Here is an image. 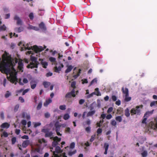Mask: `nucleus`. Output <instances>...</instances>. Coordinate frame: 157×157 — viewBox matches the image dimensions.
I'll return each mask as SVG.
<instances>
[{"instance_id":"1","label":"nucleus","mask_w":157,"mask_h":157,"mask_svg":"<svg viewBox=\"0 0 157 157\" xmlns=\"http://www.w3.org/2000/svg\"><path fill=\"white\" fill-rule=\"evenodd\" d=\"M2 60L1 62L0 58V71L2 73L8 74L11 72V69L15 71L14 68L15 63L13 61L10 56H5L4 54L2 56Z\"/></svg>"},{"instance_id":"2","label":"nucleus","mask_w":157,"mask_h":157,"mask_svg":"<svg viewBox=\"0 0 157 157\" xmlns=\"http://www.w3.org/2000/svg\"><path fill=\"white\" fill-rule=\"evenodd\" d=\"M30 60L31 62L27 66V68H31V69L37 68L39 64V63L37 60V58L31 56Z\"/></svg>"},{"instance_id":"3","label":"nucleus","mask_w":157,"mask_h":157,"mask_svg":"<svg viewBox=\"0 0 157 157\" xmlns=\"http://www.w3.org/2000/svg\"><path fill=\"white\" fill-rule=\"evenodd\" d=\"M143 105L136 106L135 108H132L130 110V113L132 116L134 115H140L141 114V110L140 109L143 108Z\"/></svg>"},{"instance_id":"4","label":"nucleus","mask_w":157,"mask_h":157,"mask_svg":"<svg viewBox=\"0 0 157 157\" xmlns=\"http://www.w3.org/2000/svg\"><path fill=\"white\" fill-rule=\"evenodd\" d=\"M53 148H50V151L53 152V155L54 156L52 157H67L65 153H63L62 155H61L60 156H59L57 154H56V153H59L61 152V148L59 146H57L56 147L55 151H52Z\"/></svg>"},{"instance_id":"5","label":"nucleus","mask_w":157,"mask_h":157,"mask_svg":"<svg viewBox=\"0 0 157 157\" xmlns=\"http://www.w3.org/2000/svg\"><path fill=\"white\" fill-rule=\"evenodd\" d=\"M41 132L45 133L44 137H49L50 139H52L53 136V133L52 131H49V130L48 128L43 129L41 130Z\"/></svg>"},{"instance_id":"6","label":"nucleus","mask_w":157,"mask_h":157,"mask_svg":"<svg viewBox=\"0 0 157 157\" xmlns=\"http://www.w3.org/2000/svg\"><path fill=\"white\" fill-rule=\"evenodd\" d=\"M75 97V90L74 89H72L70 92L67 93L65 96V98L67 99H69L71 98V97L74 98Z\"/></svg>"},{"instance_id":"7","label":"nucleus","mask_w":157,"mask_h":157,"mask_svg":"<svg viewBox=\"0 0 157 157\" xmlns=\"http://www.w3.org/2000/svg\"><path fill=\"white\" fill-rule=\"evenodd\" d=\"M10 81L12 83H14L15 85L17 84V82H18L17 77L15 75H11L10 78Z\"/></svg>"},{"instance_id":"8","label":"nucleus","mask_w":157,"mask_h":157,"mask_svg":"<svg viewBox=\"0 0 157 157\" xmlns=\"http://www.w3.org/2000/svg\"><path fill=\"white\" fill-rule=\"evenodd\" d=\"M33 50L36 53L40 52L43 50V48L41 47H38L36 45L33 46Z\"/></svg>"},{"instance_id":"9","label":"nucleus","mask_w":157,"mask_h":157,"mask_svg":"<svg viewBox=\"0 0 157 157\" xmlns=\"http://www.w3.org/2000/svg\"><path fill=\"white\" fill-rule=\"evenodd\" d=\"M14 20H16L17 21V25H22V21L21 19L20 18V17L17 15H16L14 16Z\"/></svg>"},{"instance_id":"10","label":"nucleus","mask_w":157,"mask_h":157,"mask_svg":"<svg viewBox=\"0 0 157 157\" xmlns=\"http://www.w3.org/2000/svg\"><path fill=\"white\" fill-rule=\"evenodd\" d=\"M149 125L151 127V128L153 130L157 129V123H155L154 122L151 121L150 122Z\"/></svg>"},{"instance_id":"11","label":"nucleus","mask_w":157,"mask_h":157,"mask_svg":"<svg viewBox=\"0 0 157 157\" xmlns=\"http://www.w3.org/2000/svg\"><path fill=\"white\" fill-rule=\"evenodd\" d=\"M39 60L41 61L40 64L42 65L43 67L44 68H46L48 65V63L45 61H44L42 59H39Z\"/></svg>"},{"instance_id":"12","label":"nucleus","mask_w":157,"mask_h":157,"mask_svg":"<svg viewBox=\"0 0 157 157\" xmlns=\"http://www.w3.org/2000/svg\"><path fill=\"white\" fill-rule=\"evenodd\" d=\"M39 28L42 30L45 31L46 30V28L44 23L43 22H41L39 25Z\"/></svg>"},{"instance_id":"13","label":"nucleus","mask_w":157,"mask_h":157,"mask_svg":"<svg viewBox=\"0 0 157 157\" xmlns=\"http://www.w3.org/2000/svg\"><path fill=\"white\" fill-rule=\"evenodd\" d=\"M121 90L122 93L125 95V96H129L128 90L127 88H124V87H123L122 88Z\"/></svg>"},{"instance_id":"14","label":"nucleus","mask_w":157,"mask_h":157,"mask_svg":"<svg viewBox=\"0 0 157 157\" xmlns=\"http://www.w3.org/2000/svg\"><path fill=\"white\" fill-rule=\"evenodd\" d=\"M30 144L29 140H26L24 141L22 144V146L23 148L26 147Z\"/></svg>"},{"instance_id":"15","label":"nucleus","mask_w":157,"mask_h":157,"mask_svg":"<svg viewBox=\"0 0 157 157\" xmlns=\"http://www.w3.org/2000/svg\"><path fill=\"white\" fill-rule=\"evenodd\" d=\"M31 88L33 89L35 88L36 86L37 83L35 81H32L30 82Z\"/></svg>"},{"instance_id":"16","label":"nucleus","mask_w":157,"mask_h":157,"mask_svg":"<svg viewBox=\"0 0 157 157\" xmlns=\"http://www.w3.org/2000/svg\"><path fill=\"white\" fill-rule=\"evenodd\" d=\"M10 126V124L7 122L4 123L2 124L0 127L2 128H8Z\"/></svg>"},{"instance_id":"17","label":"nucleus","mask_w":157,"mask_h":157,"mask_svg":"<svg viewBox=\"0 0 157 157\" xmlns=\"http://www.w3.org/2000/svg\"><path fill=\"white\" fill-rule=\"evenodd\" d=\"M104 147L105 149V151L104 154L105 155H106L107 153V151L109 147V144L107 143H105L104 144Z\"/></svg>"},{"instance_id":"18","label":"nucleus","mask_w":157,"mask_h":157,"mask_svg":"<svg viewBox=\"0 0 157 157\" xmlns=\"http://www.w3.org/2000/svg\"><path fill=\"white\" fill-rule=\"evenodd\" d=\"M14 30L16 32L20 33L23 30L24 28L22 27L21 26L19 28H16Z\"/></svg>"},{"instance_id":"19","label":"nucleus","mask_w":157,"mask_h":157,"mask_svg":"<svg viewBox=\"0 0 157 157\" xmlns=\"http://www.w3.org/2000/svg\"><path fill=\"white\" fill-rule=\"evenodd\" d=\"M73 67L70 65L67 66V68L65 71V73H68L70 72L73 68Z\"/></svg>"},{"instance_id":"20","label":"nucleus","mask_w":157,"mask_h":157,"mask_svg":"<svg viewBox=\"0 0 157 157\" xmlns=\"http://www.w3.org/2000/svg\"><path fill=\"white\" fill-rule=\"evenodd\" d=\"M18 68L21 70L23 68V64L22 60L19 61L18 63Z\"/></svg>"},{"instance_id":"21","label":"nucleus","mask_w":157,"mask_h":157,"mask_svg":"<svg viewBox=\"0 0 157 157\" xmlns=\"http://www.w3.org/2000/svg\"><path fill=\"white\" fill-rule=\"evenodd\" d=\"M125 115L127 117H128L130 116V111L128 108H126L125 110Z\"/></svg>"},{"instance_id":"22","label":"nucleus","mask_w":157,"mask_h":157,"mask_svg":"<svg viewBox=\"0 0 157 157\" xmlns=\"http://www.w3.org/2000/svg\"><path fill=\"white\" fill-rule=\"evenodd\" d=\"M52 100L50 99H49L46 101L44 103V106H47L49 103L52 102Z\"/></svg>"},{"instance_id":"23","label":"nucleus","mask_w":157,"mask_h":157,"mask_svg":"<svg viewBox=\"0 0 157 157\" xmlns=\"http://www.w3.org/2000/svg\"><path fill=\"white\" fill-rule=\"evenodd\" d=\"M95 110H93L91 111H89L87 113V116L89 117L92 116L95 114Z\"/></svg>"},{"instance_id":"24","label":"nucleus","mask_w":157,"mask_h":157,"mask_svg":"<svg viewBox=\"0 0 157 157\" xmlns=\"http://www.w3.org/2000/svg\"><path fill=\"white\" fill-rule=\"evenodd\" d=\"M123 112V110L122 108L119 107L118 108L117 110L116 113L117 114L121 115L122 114Z\"/></svg>"},{"instance_id":"25","label":"nucleus","mask_w":157,"mask_h":157,"mask_svg":"<svg viewBox=\"0 0 157 157\" xmlns=\"http://www.w3.org/2000/svg\"><path fill=\"white\" fill-rule=\"evenodd\" d=\"M118 116L115 117L116 121L119 122H121L122 120V116Z\"/></svg>"},{"instance_id":"26","label":"nucleus","mask_w":157,"mask_h":157,"mask_svg":"<svg viewBox=\"0 0 157 157\" xmlns=\"http://www.w3.org/2000/svg\"><path fill=\"white\" fill-rule=\"evenodd\" d=\"M95 94H96L97 96H100L101 95V94L100 92L99 89L98 88H96L95 90Z\"/></svg>"},{"instance_id":"27","label":"nucleus","mask_w":157,"mask_h":157,"mask_svg":"<svg viewBox=\"0 0 157 157\" xmlns=\"http://www.w3.org/2000/svg\"><path fill=\"white\" fill-rule=\"evenodd\" d=\"M43 84L45 88H48L50 85V83L49 82H44Z\"/></svg>"},{"instance_id":"28","label":"nucleus","mask_w":157,"mask_h":157,"mask_svg":"<svg viewBox=\"0 0 157 157\" xmlns=\"http://www.w3.org/2000/svg\"><path fill=\"white\" fill-rule=\"evenodd\" d=\"M52 139H53V140L54 141H57V142H60L61 140V138H59L57 136H56L55 137H53Z\"/></svg>"},{"instance_id":"29","label":"nucleus","mask_w":157,"mask_h":157,"mask_svg":"<svg viewBox=\"0 0 157 157\" xmlns=\"http://www.w3.org/2000/svg\"><path fill=\"white\" fill-rule=\"evenodd\" d=\"M61 67L60 66H58V67L56 66L55 67V71L56 72H59L61 71Z\"/></svg>"},{"instance_id":"30","label":"nucleus","mask_w":157,"mask_h":157,"mask_svg":"<svg viewBox=\"0 0 157 157\" xmlns=\"http://www.w3.org/2000/svg\"><path fill=\"white\" fill-rule=\"evenodd\" d=\"M81 69H79L78 72L76 75H74L73 76V77H74L75 78H76L78 77L79 76L80 74L81 73Z\"/></svg>"},{"instance_id":"31","label":"nucleus","mask_w":157,"mask_h":157,"mask_svg":"<svg viewBox=\"0 0 157 157\" xmlns=\"http://www.w3.org/2000/svg\"><path fill=\"white\" fill-rule=\"evenodd\" d=\"M76 82L75 81L72 82L71 84V87L73 88V89L75 90V89L76 88Z\"/></svg>"},{"instance_id":"32","label":"nucleus","mask_w":157,"mask_h":157,"mask_svg":"<svg viewBox=\"0 0 157 157\" xmlns=\"http://www.w3.org/2000/svg\"><path fill=\"white\" fill-rule=\"evenodd\" d=\"M156 105H157V101H152L151 103L150 104V106L151 107H152L154 106H156Z\"/></svg>"},{"instance_id":"33","label":"nucleus","mask_w":157,"mask_h":157,"mask_svg":"<svg viewBox=\"0 0 157 157\" xmlns=\"http://www.w3.org/2000/svg\"><path fill=\"white\" fill-rule=\"evenodd\" d=\"M70 118V116L68 113L65 114L63 116V118L65 120H67Z\"/></svg>"},{"instance_id":"34","label":"nucleus","mask_w":157,"mask_h":157,"mask_svg":"<svg viewBox=\"0 0 157 157\" xmlns=\"http://www.w3.org/2000/svg\"><path fill=\"white\" fill-rule=\"evenodd\" d=\"M152 113L150 112L147 111V112L144 114V117H146L147 118H148L150 114H151Z\"/></svg>"},{"instance_id":"35","label":"nucleus","mask_w":157,"mask_h":157,"mask_svg":"<svg viewBox=\"0 0 157 157\" xmlns=\"http://www.w3.org/2000/svg\"><path fill=\"white\" fill-rule=\"evenodd\" d=\"M131 98L128 97V96H125L124 101H125L128 102L131 100Z\"/></svg>"},{"instance_id":"36","label":"nucleus","mask_w":157,"mask_h":157,"mask_svg":"<svg viewBox=\"0 0 157 157\" xmlns=\"http://www.w3.org/2000/svg\"><path fill=\"white\" fill-rule=\"evenodd\" d=\"M76 152V150L73 151H70L68 152V155L70 156H71L74 154H75Z\"/></svg>"},{"instance_id":"37","label":"nucleus","mask_w":157,"mask_h":157,"mask_svg":"<svg viewBox=\"0 0 157 157\" xmlns=\"http://www.w3.org/2000/svg\"><path fill=\"white\" fill-rule=\"evenodd\" d=\"M141 154L142 157H146L147 155V152L146 151H144Z\"/></svg>"},{"instance_id":"38","label":"nucleus","mask_w":157,"mask_h":157,"mask_svg":"<svg viewBox=\"0 0 157 157\" xmlns=\"http://www.w3.org/2000/svg\"><path fill=\"white\" fill-rule=\"evenodd\" d=\"M6 29V27L4 25H3L2 26H0V31H5Z\"/></svg>"},{"instance_id":"39","label":"nucleus","mask_w":157,"mask_h":157,"mask_svg":"<svg viewBox=\"0 0 157 157\" xmlns=\"http://www.w3.org/2000/svg\"><path fill=\"white\" fill-rule=\"evenodd\" d=\"M28 28L30 29H33L36 30H38L37 28L31 25H29Z\"/></svg>"},{"instance_id":"40","label":"nucleus","mask_w":157,"mask_h":157,"mask_svg":"<svg viewBox=\"0 0 157 157\" xmlns=\"http://www.w3.org/2000/svg\"><path fill=\"white\" fill-rule=\"evenodd\" d=\"M38 142L41 144L42 143H46L47 141L44 139L42 138V139H39L38 140Z\"/></svg>"},{"instance_id":"41","label":"nucleus","mask_w":157,"mask_h":157,"mask_svg":"<svg viewBox=\"0 0 157 157\" xmlns=\"http://www.w3.org/2000/svg\"><path fill=\"white\" fill-rule=\"evenodd\" d=\"M29 17L31 20H33L34 18V15L33 13H31L29 15Z\"/></svg>"},{"instance_id":"42","label":"nucleus","mask_w":157,"mask_h":157,"mask_svg":"<svg viewBox=\"0 0 157 157\" xmlns=\"http://www.w3.org/2000/svg\"><path fill=\"white\" fill-rule=\"evenodd\" d=\"M58 144V142L57 141L53 140L52 143V146L55 147Z\"/></svg>"},{"instance_id":"43","label":"nucleus","mask_w":157,"mask_h":157,"mask_svg":"<svg viewBox=\"0 0 157 157\" xmlns=\"http://www.w3.org/2000/svg\"><path fill=\"white\" fill-rule=\"evenodd\" d=\"M16 141V137H13L11 139V142L12 144H14Z\"/></svg>"},{"instance_id":"44","label":"nucleus","mask_w":157,"mask_h":157,"mask_svg":"<svg viewBox=\"0 0 157 157\" xmlns=\"http://www.w3.org/2000/svg\"><path fill=\"white\" fill-rule=\"evenodd\" d=\"M42 106V102H39L37 107V110H40Z\"/></svg>"},{"instance_id":"45","label":"nucleus","mask_w":157,"mask_h":157,"mask_svg":"<svg viewBox=\"0 0 157 157\" xmlns=\"http://www.w3.org/2000/svg\"><path fill=\"white\" fill-rule=\"evenodd\" d=\"M29 44H26V46L25 47V48L26 50L28 49L29 50H30L32 48V47L31 46L30 47L29 46Z\"/></svg>"},{"instance_id":"46","label":"nucleus","mask_w":157,"mask_h":157,"mask_svg":"<svg viewBox=\"0 0 157 157\" xmlns=\"http://www.w3.org/2000/svg\"><path fill=\"white\" fill-rule=\"evenodd\" d=\"M49 60L52 62L55 63L56 62V59L53 57H50L49 58Z\"/></svg>"},{"instance_id":"47","label":"nucleus","mask_w":157,"mask_h":157,"mask_svg":"<svg viewBox=\"0 0 157 157\" xmlns=\"http://www.w3.org/2000/svg\"><path fill=\"white\" fill-rule=\"evenodd\" d=\"M56 131L59 132L60 130V125H56Z\"/></svg>"},{"instance_id":"48","label":"nucleus","mask_w":157,"mask_h":157,"mask_svg":"<svg viewBox=\"0 0 157 157\" xmlns=\"http://www.w3.org/2000/svg\"><path fill=\"white\" fill-rule=\"evenodd\" d=\"M66 105H64L59 106V108L62 110H65L66 109Z\"/></svg>"},{"instance_id":"49","label":"nucleus","mask_w":157,"mask_h":157,"mask_svg":"<svg viewBox=\"0 0 157 157\" xmlns=\"http://www.w3.org/2000/svg\"><path fill=\"white\" fill-rule=\"evenodd\" d=\"M11 95V93H9V91H7L5 95V97L6 98H8Z\"/></svg>"},{"instance_id":"50","label":"nucleus","mask_w":157,"mask_h":157,"mask_svg":"<svg viewBox=\"0 0 157 157\" xmlns=\"http://www.w3.org/2000/svg\"><path fill=\"white\" fill-rule=\"evenodd\" d=\"M97 80L96 78H94L92 80L89 85V86H90L92 85L94 82L97 83Z\"/></svg>"},{"instance_id":"51","label":"nucleus","mask_w":157,"mask_h":157,"mask_svg":"<svg viewBox=\"0 0 157 157\" xmlns=\"http://www.w3.org/2000/svg\"><path fill=\"white\" fill-rule=\"evenodd\" d=\"M19 108V104H17L14 107V111L15 112H17Z\"/></svg>"},{"instance_id":"52","label":"nucleus","mask_w":157,"mask_h":157,"mask_svg":"<svg viewBox=\"0 0 157 157\" xmlns=\"http://www.w3.org/2000/svg\"><path fill=\"white\" fill-rule=\"evenodd\" d=\"M41 125V123L40 122H35L34 123V127L36 128L37 126H40Z\"/></svg>"},{"instance_id":"53","label":"nucleus","mask_w":157,"mask_h":157,"mask_svg":"<svg viewBox=\"0 0 157 157\" xmlns=\"http://www.w3.org/2000/svg\"><path fill=\"white\" fill-rule=\"evenodd\" d=\"M95 135H94L91 136V138L90 140V142H92L95 139Z\"/></svg>"},{"instance_id":"54","label":"nucleus","mask_w":157,"mask_h":157,"mask_svg":"<svg viewBox=\"0 0 157 157\" xmlns=\"http://www.w3.org/2000/svg\"><path fill=\"white\" fill-rule=\"evenodd\" d=\"M103 122V120H102V121H100L99 122H98L97 123V126L98 127H100L101 126V124H102Z\"/></svg>"},{"instance_id":"55","label":"nucleus","mask_w":157,"mask_h":157,"mask_svg":"<svg viewBox=\"0 0 157 157\" xmlns=\"http://www.w3.org/2000/svg\"><path fill=\"white\" fill-rule=\"evenodd\" d=\"M111 124L112 125L116 126L117 124V123L114 120H112L111 122Z\"/></svg>"},{"instance_id":"56","label":"nucleus","mask_w":157,"mask_h":157,"mask_svg":"<svg viewBox=\"0 0 157 157\" xmlns=\"http://www.w3.org/2000/svg\"><path fill=\"white\" fill-rule=\"evenodd\" d=\"M75 143L74 142L71 143L70 145V148L71 149H73L75 147Z\"/></svg>"},{"instance_id":"57","label":"nucleus","mask_w":157,"mask_h":157,"mask_svg":"<svg viewBox=\"0 0 157 157\" xmlns=\"http://www.w3.org/2000/svg\"><path fill=\"white\" fill-rule=\"evenodd\" d=\"M82 84H84L85 83H87L88 82L87 80L86 79H82Z\"/></svg>"},{"instance_id":"58","label":"nucleus","mask_w":157,"mask_h":157,"mask_svg":"<svg viewBox=\"0 0 157 157\" xmlns=\"http://www.w3.org/2000/svg\"><path fill=\"white\" fill-rule=\"evenodd\" d=\"M147 118L146 117H143V119L142 121V124H146V121L147 120Z\"/></svg>"},{"instance_id":"59","label":"nucleus","mask_w":157,"mask_h":157,"mask_svg":"<svg viewBox=\"0 0 157 157\" xmlns=\"http://www.w3.org/2000/svg\"><path fill=\"white\" fill-rule=\"evenodd\" d=\"M102 132V129L100 128H98L97 130V133L98 134H101Z\"/></svg>"},{"instance_id":"60","label":"nucleus","mask_w":157,"mask_h":157,"mask_svg":"<svg viewBox=\"0 0 157 157\" xmlns=\"http://www.w3.org/2000/svg\"><path fill=\"white\" fill-rule=\"evenodd\" d=\"M29 90V89H25L24 90H23V91L22 92V95H25V94L26 93L28 92Z\"/></svg>"},{"instance_id":"61","label":"nucleus","mask_w":157,"mask_h":157,"mask_svg":"<svg viewBox=\"0 0 157 157\" xmlns=\"http://www.w3.org/2000/svg\"><path fill=\"white\" fill-rule=\"evenodd\" d=\"M2 135L5 137H7L8 136V133L5 131L3 132Z\"/></svg>"},{"instance_id":"62","label":"nucleus","mask_w":157,"mask_h":157,"mask_svg":"<svg viewBox=\"0 0 157 157\" xmlns=\"http://www.w3.org/2000/svg\"><path fill=\"white\" fill-rule=\"evenodd\" d=\"M91 128L90 127H88L86 128L85 130L87 132H89L90 131Z\"/></svg>"},{"instance_id":"63","label":"nucleus","mask_w":157,"mask_h":157,"mask_svg":"<svg viewBox=\"0 0 157 157\" xmlns=\"http://www.w3.org/2000/svg\"><path fill=\"white\" fill-rule=\"evenodd\" d=\"M21 123L22 125H26L27 123L26 121L25 120H23L21 121Z\"/></svg>"},{"instance_id":"64","label":"nucleus","mask_w":157,"mask_h":157,"mask_svg":"<svg viewBox=\"0 0 157 157\" xmlns=\"http://www.w3.org/2000/svg\"><path fill=\"white\" fill-rule=\"evenodd\" d=\"M44 116L46 118H48L50 117V114L48 113H45Z\"/></svg>"}]
</instances>
